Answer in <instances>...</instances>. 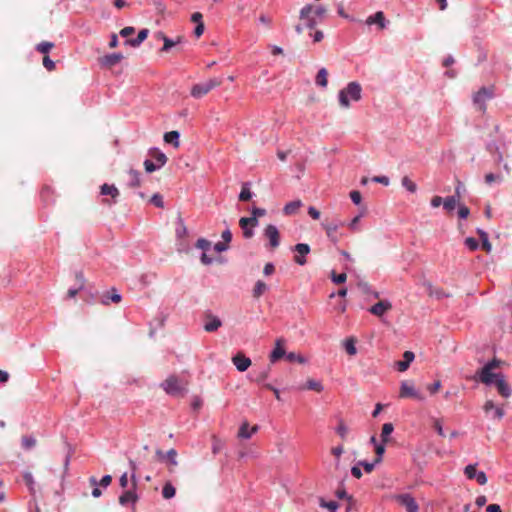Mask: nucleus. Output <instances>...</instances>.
I'll use <instances>...</instances> for the list:
<instances>
[{"label":"nucleus","mask_w":512,"mask_h":512,"mask_svg":"<svg viewBox=\"0 0 512 512\" xmlns=\"http://www.w3.org/2000/svg\"><path fill=\"white\" fill-rule=\"evenodd\" d=\"M301 206H302L301 200L291 201L284 206L283 212L285 215H294L297 213V211L300 209Z\"/></svg>","instance_id":"obj_24"},{"label":"nucleus","mask_w":512,"mask_h":512,"mask_svg":"<svg viewBox=\"0 0 512 512\" xmlns=\"http://www.w3.org/2000/svg\"><path fill=\"white\" fill-rule=\"evenodd\" d=\"M326 13L327 9L323 6H318L315 9H313L312 5H305L300 10L299 18L302 23L295 26L296 32L298 34H301L304 28H315L318 23L324 20Z\"/></svg>","instance_id":"obj_1"},{"label":"nucleus","mask_w":512,"mask_h":512,"mask_svg":"<svg viewBox=\"0 0 512 512\" xmlns=\"http://www.w3.org/2000/svg\"><path fill=\"white\" fill-rule=\"evenodd\" d=\"M161 388L169 395L178 396L185 390V384L175 375L169 376L161 383Z\"/></svg>","instance_id":"obj_6"},{"label":"nucleus","mask_w":512,"mask_h":512,"mask_svg":"<svg viewBox=\"0 0 512 512\" xmlns=\"http://www.w3.org/2000/svg\"><path fill=\"white\" fill-rule=\"evenodd\" d=\"M122 59L123 55L121 53H113L99 58V63L102 67L112 68L113 66L118 64Z\"/></svg>","instance_id":"obj_14"},{"label":"nucleus","mask_w":512,"mask_h":512,"mask_svg":"<svg viewBox=\"0 0 512 512\" xmlns=\"http://www.w3.org/2000/svg\"><path fill=\"white\" fill-rule=\"evenodd\" d=\"M258 431V426L254 425L253 427H249L247 422H244L238 431V437L243 439H249L254 433Z\"/></svg>","instance_id":"obj_21"},{"label":"nucleus","mask_w":512,"mask_h":512,"mask_svg":"<svg viewBox=\"0 0 512 512\" xmlns=\"http://www.w3.org/2000/svg\"><path fill=\"white\" fill-rule=\"evenodd\" d=\"M336 433L340 436L342 440H345L347 438V435L349 433V427L345 424V422L342 419H340L338 422Z\"/></svg>","instance_id":"obj_35"},{"label":"nucleus","mask_w":512,"mask_h":512,"mask_svg":"<svg viewBox=\"0 0 512 512\" xmlns=\"http://www.w3.org/2000/svg\"><path fill=\"white\" fill-rule=\"evenodd\" d=\"M458 204L456 196H449L444 199L443 206L447 211H452Z\"/></svg>","instance_id":"obj_38"},{"label":"nucleus","mask_w":512,"mask_h":512,"mask_svg":"<svg viewBox=\"0 0 512 512\" xmlns=\"http://www.w3.org/2000/svg\"><path fill=\"white\" fill-rule=\"evenodd\" d=\"M294 250L297 252V255L294 257V261L298 265L306 264L307 261L305 256L310 253L309 245L305 243H299L295 245Z\"/></svg>","instance_id":"obj_12"},{"label":"nucleus","mask_w":512,"mask_h":512,"mask_svg":"<svg viewBox=\"0 0 512 512\" xmlns=\"http://www.w3.org/2000/svg\"><path fill=\"white\" fill-rule=\"evenodd\" d=\"M402 186L406 188L409 192L414 193L417 190V185L408 177L404 176L402 178Z\"/></svg>","instance_id":"obj_39"},{"label":"nucleus","mask_w":512,"mask_h":512,"mask_svg":"<svg viewBox=\"0 0 512 512\" xmlns=\"http://www.w3.org/2000/svg\"><path fill=\"white\" fill-rule=\"evenodd\" d=\"M427 390L431 393V394H435L437 393L440 388H441V382L439 380L435 381L433 384H429L427 385Z\"/></svg>","instance_id":"obj_56"},{"label":"nucleus","mask_w":512,"mask_h":512,"mask_svg":"<svg viewBox=\"0 0 512 512\" xmlns=\"http://www.w3.org/2000/svg\"><path fill=\"white\" fill-rule=\"evenodd\" d=\"M477 464H469L464 469V474L468 479H475L477 476Z\"/></svg>","instance_id":"obj_42"},{"label":"nucleus","mask_w":512,"mask_h":512,"mask_svg":"<svg viewBox=\"0 0 512 512\" xmlns=\"http://www.w3.org/2000/svg\"><path fill=\"white\" fill-rule=\"evenodd\" d=\"M319 505L322 508L329 510V512H336L339 507V505L336 501H326L323 498L319 499Z\"/></svg>","instance_id":"obj_36"},{"label":"nucleus","mask_w":512,"mask_h":512,"mask_svg":"<svg viewBox=\"0 0 512 512\" xmlns=\"http://www.w3.org/2000/svg\"><path fill=\"white\" fill-rule=\"evenodd\" d=\"M53 47L54 44L52 42L43 41L36 46V50L40 53L47 54Z\"/></svg>","instance_id":"obj_44"},{"label":"nucleus","mask_w":512,"mask_h":512,"mask_svg":"<svg viewBox=\"0 0 512 512\" xmlns=\"http://www.w3.org/2000/svg\"><path fill=\"white\" fill-rule=\"evenodd\" d=\"M496 408V405L492 400H487L484 403L483 410L486 414H488L490 411H493Z\"/></svg>","instance_id":"obj_63"},{"label":"nucleus","mask_w":512,"mask_h":512,"mask_svg":"<svg viewBox=\"0 0 512 512\" xmlns=\"http://www.w3.org/2000/svg\"><path fill=\"white\" fill-rule=\"evenodd\" d=\"M433 428L437 432V434L441 437H445L446 434L443 429V423L441 419H433Z\"/></svg>","instance_id":"obj_49"},{"label":"nucleus","mask_w":512,"mask_h":512,"mask_svg":"<svg viewBox=\"0 0 512 512\" xmlns=\"http://www.w3.org/2000/svg\"><path fill=\"white\" fill-rule=\"evenodd\" d=\"M350 198H351L352 202L356 205L360 204L361 200H362L361 193L356 190L350 192Z\"/></svg>","instance_id":"obj_57"},{"label":"nucleus","mask_w":512,"mask_h":512,"mask_svg":"<svg viewBox=\"0 0 512 512\" xmlns=\"http://www.w3.org/2000/svg\"><path fill=\"white\" fill-rule=\"evenodd\" d=\"M151 202L156 206V207H163V198L161 195L159 194H154L152 197H151Z\"/></svg>","instance_id":"obj_61"},{"label":"nucleus","mask_w":512,"mask_h":512,"mask_svg":"<svg viewBox=\"0 0 512 512\" xmlns=\"http://www.w3.org/2000/svg\"><path fill=\"white\" fill-rule=\"evenodd\" d=\"M393 430H394V427H393L392 423L383 424L382 431H381V439H382L383 443H387L389 441V436L391 435Z\"/></svg>","instance_id":"obj_32"},{"label":"nucleus","mask_w":512,"mask_h":512,"mask_svg":"<svg viewBox=\"0 0 512 512\" xmlns=\"http://www.w3.org/2000/svg\"><path fill=\"white\" fill-rule=\"evenodd\" d=\"M175 493H176V490L170 482H167L163 486L162 495L165 499H171L172 497L175 496Z\"/></svg>","instance_id":"obj_37"},{"label":"nucleus","mask_w":512,"mask_h":512,"mask_svg":"<svg viewBox=\"0 0 512 512\" xmlns=\"http://www.w3.org/2000/svg\"><path fill=\"white\" fill-rule=\"evenodd\" d=\"M156 37L158 39H161L163 40V47L161 48V51L162 52H167L170 48H172L173 46H175L179 41H180V38H178L177 41H173L171 40L170 38H168L163 32H158L156 34Z\"/></svg>","instance_id":"obj_23"},{"label":"nucleus","mask_w":512,"mask_h":512,"mask_svg":"<svg viewBox=\"0 0 512 512\" xmlns=\"http://www.w3.org/2000/svg\"><path fill=\"white\" fill-rule=\"evenodd\" d=\"M128 185L130 187H139L140 186V173L136 170H130L128 173Z\"/></svg>","instance_id":"obj_30"},{"label":"nucleus","mask_w":512,"mask_h":512,"mask_svg":"<svg viewBox=\"0 0 512 512\" xmlns=\"http://www.w3.org/2000/svg\"><path fill=\"white\" fill-rule=\"evenodd\" d=\"M385 443L382 442V444H376L375 445V453H376V459H375V463H380L381 460H382V456L385 452V446H384Z\"/></svg>","instance_id":"obj_50"},{"label":"nucleus","mask_w":512,"mask_h":512,"mask_svg":"<svg viewBox=\"0 0 512 512\" xmlns=\"http://www.w3.org/2000/svg\"><path fill=\"white\" fill-rule=\"evenodd\" d=\"M392 308V305L387 300H382L374 304L370 309V313H372L375 316L381 317L383 314H385L387 311H389Z\"/></svg>","instance_id":"obj_17"},{"label":"nucleus","mask_w":512,"mask_h":512,"mask_svg":"<svg viewBox=\"0 0 512 512\" xmlns=\"http://www.w3.org/2000/svg\"><path fill=\"white\" fill-rule=\"evenodd\" d=\"M504 409L500 406H496V408L493 410V418L497 420H501L504 416Z\"/></svg>","instance_id":"obj_62"},{"label":"nucleus","mask_w":512,"mask_h":512,"mask_svg":"<svg viewBox=\"0 0 512 512\" xmlns=\"http://www.w3.org/2000/svg\"><path fill=\"white\" fill-rule=\"evenodd\" d=\"M321 225H322L323 229L325 230L328 239L330 241H332L333 243H337L339 241V237L337 235L339 224L334 223V222L325 221V222H322Z\"/></svg>","instance_id":"obj_13"},{"label":"nucleus","mask_w":512,"mask_h":512,"mask_svg":"<svg viewBox=\"0 0 512 512\" xmlns=\"http://www.w3.org/2000/svg\"><path fill=\"white\" fill-rule=\"evenodd\" d=\"M233 364L240 372L246 371L251 366L250 358L246 357L243 353L239 352L232 358Z\"/></svg>","instance_id":"obj_15"},{"label":"nucleus","mask_w":512,"mask_h":512,"mask_svg":"<svg viewBox=\"0 0 512 512\" xmlns=\"http://www.w3.org/2000/svg\"><path fill=\"white\" fill-rule=\"evenodd\" d=\"M465 245L471 250L474 251L478 248V241L473 237H468L465 239Z\"/></svg>","instance_id":"obj_54"},{"label":"nucleus","mask_w":512,"mask_h":512,"mask_svg":"<svg viewBox=\"0 0 512 512\" xmlns=\"http://www.w3.org/2000/svg\"><path fill=\"white\" fill-rule=\"evenodd\" d=\"M308 214L311 218L318 220L320 218V211L317 210L315 207L310 206L308 208Z\"/></svg>","instance_id":"obj_64"},{"label":"nucleus","mask_w":512,"mask_h":512,"mask_svg":"<svg viewBox=\"0 0 512 512\" xmlns=\"http://www.w3.org/2000/svg\"><path fill=\"white\" fill-rule=\"evenodd\" d=\"M394 499L399 505L403 506L407 512L419 511V505L416 500L408 493L396 495Z\"/></svg>","instance_id":"obj_8"},{"label":"nucleus","mask_w":512,"mask_h":512,"mask_svg":"<svg viewBox=\"0 0 512 512\" xmlns=\"http://www.w3.org/2000/svg\"><path fill=\"white\" fill-rule=\"evenodd\" d=\"M284 344L285 340L283 338H278L276 340L275 347L269 356L272 363H275L285 355Z\"/></svg>","instance_id":"obj_16"},{"label":"nucleus","mask_w":512,"mask_h":512,"mask_svg":"<svg viewBox=\"0 0 512 512\" xmlns=\"http://www.w3.org/2000/svg\"><path fill=\"white\" fill-rule=\"evenodd\" d=\"M414 353L411 351H405L403 354V360L396 362L398 371L404 372L409 368L410 363L414 360Z\"/></svg>","instance_id":"obj_19"},{"label":"nucleus","mask_w":512,"mask_h":512,"mask_svg":"<svg viewBox=\"0 0 512 512\" xmlns=\"http://www.w3.org/2000/svg\"><path fill=\"white\" fill-rule=\"evenodd\" d=\"M76 278L79 280L80 282V286L79 288H76V289H69L68 292H67V296L69 298H73L77 295V293L79 292L80 289H82L83 287V282H84V279H83V275L82 274H77L76 275Z\"/></svg>","instance_id":"obj_47"},{"label":"nucleus","mask_w":512,"mask_h":512,"mask_svg":"<svg viewBox=\"0 0 512 512\" xmlns=\"http://www.w3.org/2000/svg\"><path fill=\"white\" fill-rule=\"evenodd\" d=\"M251 197H252V193H251L250 189L247 187L246 184L243 185L241 192L239 194V200L240 201H248L251 199Z\"/></svg>","instance_id":"obj_48"},{"label":"nucleus","mask_w":512,"mask_h":512,"mask_svg":"<svg viewBox=\"0 0 512 512\" xmlns=\"http://www.w3.org/2000/svg\"><path fill=\"white\" fill-rule=\"evenodd\" d=\"M148 154L153 159H147L144 161V168L148 173L156 171L157 169L164 166L167 162L166 155L157 148L150 149Z\"/></svg>","instance_id":"obj_4"},{"label":"nucleus","mask_w":512,"mask_h":512,"mask_svg":"<svg viewBox=\"0 0 512 512\" xmlns=\"http://www.w3.org/2000/svg\"><path fill=\"white\" fill-rule=\"evenodd\" d=\"M503 176L501 174L488 173L485 175V182L488 185L493 184L494 182H502Z\"/></svg>","instance_id":"obj_45"},{"label":"nucleus","mask_w":512,"mask_h":512,"mask_svg":"<svg viewBox=\"0 0 512 512\" xmlns=\"http://www.w3.org/2000/svg\"><path fill=\"white\" fill-rule=\"evenodd\" d=\"M301 389L321 392L323 390V385L320 381H316L314 379H308V381L306 382V385L301 387Z\"/></svg>","instance_id":"obj_31"},{"label":"nucleus","mask_w":512,"mask_h":512,"mask_svg":"<svg viewBox=\"0 0 512 512\" xmlns=\"http://www.w3.org/2000/svg\"><path fill=\"white\" fill-rule=\"evenodd\" d=\"M239 224H248L251 228H254L258 225V218L253 215L251 217H242L239 220Z\"/></svg>","instance_id":"obj_46"},{"label":"nucleus","mask_w":512,"mask_h":512,"mask_svg":"<svg viewBox=\"0 0 512 512\" xmlns=\"http://www.w3.org/2000/svg\"><path fill=\"white\" fill-rule=\"evenodd\" d=\"M222 84V78H211L205 82L193 85L191 88V96L199 99L207 95L211 90Z\"/></svg>","instance_id":"obj_5"},{"label":"nucleus","mask_w":512,"mask_h":512,"mask_svg":"<svg viewBox=\"0 0 512 512\" xmlns=\"http://www.w3.org/2000/svg\"><path fill=\"white\" fill-rule=\"evenodd\" d=\"M400 398H415L423 401L424 397L415 389L414 385L409 381H403L400 386Z\"/></svg>","instance_id":"obj_9"},{"label":"nucleus","mask_w":512,"mask_h":512,"mask_svg":"<svg viewBox=\"0 0 512 512\" xmlns=\"http://www.w3.org/2000/svg\"><path fill=\"white\" fill-rule=\"evenodd\" d=\"M267 289H268L267 285L263 281L258 280L255 283V286L252 291V295L255 299H258L267 291Z\"/></svg>","instance_id":"obj_28"},{"label":"nucleus","mask_w":512,"mask_h":512,"mask_svg":"<svg viewBox=\"0 0 512 512\" xmlns=\"http://www.w3.org/2000/svg\"><path fill=\"white\" fill-rule=\"evenodd\" d=\"M344 347H345L346 352L351 356H353L357 353L354 338L347 339L344 343Z\"/></svg>","instance_id":"obj_40"},{"label":"nucleus","mask_w":512,"mask_h":512,"mask_svg":"<svg viewBox=\"0 0 512 512\" xmlns=\"http://www.w3.org/2000/svg\"><path fill=\"white\" fill-rule=\"evenodd\" d=\"M315 82L318 86H321L323 88L327 87L328 85V71L325 68H321L317 75Z\"/></svg>","instance_id":"obj_27"},{"label":"nucleus","mask_w":512,"mask_h":512,"mask_svg":"<svg viewBox=\"0 0 512 512\" xmlns=\"http://www.w3.org/2000/svg\"><path fill=\"white\" fill-rule=\"evenodd\" d=\"M269 371H270V368H267L266 370L260 372L257 377L255 378V381L257 383H261V382H264L268 376H269Z\"/></svg>","instance_id":"obj_60"},{"label":"nucleus","mask_w":512,"mask_h":512,"mask_svg":"<svg viewBox=\"0 0 512 512\" xmlns=\"http://www.w3.org/2000/svg\"><path fill=\"white\" fill-rule=\"evenodd\" d=\"M501 361L494 358L487 364H485L475 375V380L485 384L491 385L501 377V373L494 372L495 369L499 368Z\"/></svg>","instance_id":"obj_2"},{"label":"nucleus","mask_w":512,"mask_h":512,"mask_svg":"<svg viewBox=\"0 0 512 512\" xmlns=\"http://www.w3.org/2000/svg\"><path fill=\"white\" fill-rule=\"evenodd\" d=\"M494 96V88L491 87H482L480 88L473 96V103L476 108L481 111H486V102L492 99Z\"/></svg>","instance_id":"obj_7"},{"label":"nucleus","mask_w":512,"mask_h":512,"mask_svg":"<svg viewBox=\"0 0 512 512\" xmlns=\"http://www.w3.org/2000/svg\"><path fill=\"white\" fill-rule=\"evenodd\" d=\"M331 279L335 284H342L346 281V273L336 274L334 271L331 273Z\"/></svg>","instance_id":"obj_52"},{"label":"nucleus","mask_w":512,"mask_h":512,"mask_svg":"<svg viewBox=\"0 0 512 512\" xmlns=\"http://www.w3.org/2000/svg\"><path fill=\"white\" fill-rule=\"evenodd\" d=\"M138 497L135 492L133 491H125L120 497H119V503L121 505H127L128 503H135L137 501Z\"/></svg>","instance_id":"obj_26"},{"label":"nucleus","mask_w":512,"mask_h":512,"mask_svg":"<svg viewBox=\"0 0 512 512\" xmlns=\"http://www.w3.org/2000/svg\"><path fill=\"white\" fill-rule=\"evenodd\" d=\"M109 300H111L114 303H119L121 301V295L116 292L115 289L112 290L111 296H104L102 299V303L105 305L109 304Z\"/></svg>","instance_id":"obj_43"},{"label":"nucleus","mask_w":512,"mask_h":512,"mask_svg":"<svg viewBox=\"0 0 512 512\" xmlns=\"http://www.w3.org/2000/svg\"><path fill=\"white\" fill-rule=\"evenodd\" d=\"M195 246L198 248V249H201L203 250L204 252L209 250L210 247H211V242L204 239V238H199L195 244Z\"/></svg>","instance_id":"obj_51"},{"label":"nucleus","mask_w":512,"mask_h":512,"mask_svg":"<svg viewBox=\"0 0 512 512\" xmlns=\"http://www.w3.org/2000/svg\"><path fill=\"white\" fill-rule=\"evenodd\" d=\"M366 24H368V25L377 24L380 29H384L386 27L384 13L382 11H378L374 15L369 16L366 19Z\"/></svg>","instance_id":"obj_20"},{"label":"nucleus","mask_w":512,"mask_h":512,"mask_svg":"<svg viewBox=\"0 0 512 512\" xmlns=\"http://www.w3.org/2000/svg\"><path fill=\"white\" fill-rule=\"evenodd\" d=\"M470 214V210L467 206L460 205L458 210V215L462 219H466Z\"/></svg>","instance_id":"obj_59"},{"label":"nucleus","mask_w":512,"mask_h":512,"mask_svg":"<svg viewBox=\"0 0 512 512\" xmlns=\"http://www.w3.org/2000/svg\"><path fill=\"white\" fill-rule=\"evenodd\" d=\"M100 193L102 195H108L113 199V202H116L119 196V190L114 185H109L107 183L103 184L100 187Z\"/></svg>","instance_id":"obj_22"},{"label":"nucleus","mask_w":512,"mask_h":512,"mask_svg":"<svg viewBox=\"0 0 512 512\" xmlns=\"http://www.w3.org/2000/svg\"><path fill=\"white\" fill-rule=\"evenodd\" d=\"M166 457L169 460L170 467L169 471L174 472V467L178 465L177 462V451L175 449H170L166 452Z\"/></svg>","instance_id":"obj_33"},{"label":"nucleus","mask_w":512,"mask_h":512,"mask_svg":"<svg viewBox=\"0 0 512 512\" xmlns=\"http://www.w3.org/2000/svg\"><path fill=\"white\" fill-rule=\"evenodd\" d=\"M239 226L243 230V236L246 239H250V238L253 237V235H254L253 228H251L248 224H245V225L244 224H239Z\"/></svg>","instance_id":"obj_53"},{"label":"nucleus","mask_w":512,"mask_h":512,"mask_svg":"<svg viewBox=\"0 0 512 512\" xmlns=\"http://www.w3.org/2000/svg\"><path fill=\"white\" fill-rule=\"evenodd\" d=\"M175 234L177 238H185L188 235L187 228L184 224V221L181 217H178V225L175 229Z\"/></svg>","instance_id":"obj_34"},{"label":"nucleus","mask_w":512,"mask_h":512,"mask_svg":"<svg viewBox=\"0 0 512 512\" xmlns=\"http://www.w3.org/2000/svg\"><path fill=\"white\" fill-rule=\"evenodd\" d=\"M164 141L166 143L172 144L174 147L179 146V133L177 131H170L165 133Z\"/></svg>","instance_id":"obj_29"},{"label":"nucleus","mask_w":512,"mask_h":512,"mask_svg":"<svg viewBox=\"0 0 512 512\" xmlns=\"http://www.w3.org/2000/svg\"><path fill=\"white\" fill-rule=\"evenodd\" d=\"M148 33V29H142L139 31L136 38L127 40L126 44H129L132 47H138L144 40H146Z\"/></svg>","instance_id":"obj_25"},{"label":"nucleus","mask_w":512,"mask_h":512,"mask_svg":"<svg viewBox=\"0 0 512 512\" xmlns=\"http://www.w3.org/2000/svg\"><path fill=\"white\" fill-rule=\"evenodd\" d=\"M264 235L269 240L270 246L275 249L280 244V234L276 226L269 224L264 229Z\"/></svg>","instance_id":"obj_10"},{"label":"nucleus","mask_w":512,"mask_h":512,"mask_svg":"<svg viewBox=\"0 0 512 512\" xmlns=\"http://www.w3.org/2000/svg\"><path fill=\"white\" fill-rule=\"evenodd\" d=\"M22 447L26 450L33 448L36 445V439L32 436H23L21 439Z\"/></svg>","instance_id":"obj_41"},{"label":"nucleus","mask_w":512,"mask_h":512,"mask_svg":"<svg viewBox=\"0 0 512 512\" xmlns=\"http://www.w3.org/2000/svg\"><path fill=\"white\" fill-rule=\"evenodd\" d=\"M43 66L48 70V71H53L55 69V63L50 59L49 56L45 55L43 57Z\"/></svg>","instance_id":"obj_55"},{"label":"nucleus","mask_w":512,"mask_h":512,"mask_svg":"<svg viewBox=\"0 0 512 512\" xmlns=\"http://www.w3.org/2000/svg\"><path fill=\"white\" fill-rule=\"evenodd\" d=\"M494 384H495V386L497 388L498 393L502 397H504V398L510 397V395H511V388H510L509 384L506 382L505 377H504L503 374L501 375V377H499L494 382Z\"/></svg>","instance_id":"obj_18"},{"label":"nucleus","mask_w":512,"mask_h":512,"mask_svg":"<svg viewBox=\"0 0 512 512\" xmlns=\"http://www.w3.org/2000/svg\"><path fill=\"white\" fill-rule=\"evenodd\" d=\"M24 482L29 487L30 491H33L34 479L31 473H25L23 476Z\"/></svg>","instance_id":"obj_58"},{"label":"nucleus","mask_w":512,"mask_h":512,"mask_svg":"<svg viewBox=\"0 0 512 512\" xmlns=\"http://www.w3.org/2000/svg\"><path fill=\"white\" fill-rule=\"evenodd\" d=\"M362 88L357 82H350L346 88L339 92V104L343 108L350 107V99L359 101L361 99Z\"/></svg>","instance_id":"obj_3"},{"label":"nucleus","mask_w":512,"mask_h":512,"mask_svg":"<svg viewBox=\"0 0 512 512\" xmlns=\"http://www.w3.org/2000/svg\"><path fill=\"white\" fill-rule=\"evenodd\" d=\"M204 330L206 332H214L222 326L221 320L210 312L204 314Z\"/></svg>","instance_id":"obj_11"}]
</instances>
